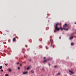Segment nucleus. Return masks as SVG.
Segmentation results:
<instances>
[{
  "instance_id": "f257e3e1",
  "label": "nucleus",
  "mask_w": 76,
  "mask_h": 76,
  "mask_svg": "<svg viewBox=\"0 0 76 76\" xmlns=\"http://www.w3.org/2000/svg\"><path fill=\"white\" fill-rule=\"evenodd\" d=\"M58 25H59V23H57L56 24V25H55V31H54V32H56V31H59L60 29L61 28V27L59 28H58V27H57V26Z\"/></svg>"
},
{
  "instance_id": "f03ea898",
  "label": "nucleus",
  "mask_w": 76,
  "mask_h": 76,
  "mask_svg": "<svg viewBox=\"0 0 76 76\" xmlns=\"http://www.w3.org/2000/svg\"><path fill=\"white\" fill-rule=\"evenodd\" d=\"M68 25H67V24H65L63 26L64 28H66V27H67Z\"/></svg>"
},
{
  "instance_id": "7ed1b4c3",
  "label": "nucleus",
  "mask_w": 76,
  "mask_h": 76,
  "mask_svg": "<svg viewBox=\"0 0 76 76\" xmlns=\"http://www.w3.org/2000/svg\"><path fill=\"white\" fill-rule=\"evenodd\" d=\"M69 72H70V73L72 74H74V73H75V72H73L72 71H71V70H69Z\"/></svg>"
},
{
  "instance_id": "20e7f679",
  "label": "nucleus",
  "mask_w": 76,
  "mask_h": 76,
  "mask_svg": "<svg viewBox=\"0 0 76 76\" xmlns=\"http://www.w3.org/2000/svg\"><path fill=\"white\" fill-rule=\"evenodd\" d=\"M28 73V71L24 72H23V74H24V75H25L26 74H27Z\"/></svg>"
},
{
  "instance_id": "39448f33",
  "label": "nucleus",
  "mask_w": 76,
  "mask_h": 76,
  "mask_svg": "<svg viewBox=\"0 0 76 76\" xmlns=\"http://www.w3.org/2000/svg\"><path fill=\"white\" fill-rule=\"evenodd\" d=\"M73 38V36H72L71 37L69 38V39H72Z\"/></svg>"
},
{
  "instance_id": "423d86ee",
  "label": "nucleus",
  "mask_w": 76,
  "mask_h": 76,
  "mask_svg": "<svg viewBox=\"0 0 76 76\" xmlns=\"http://www.w3.org/2000/svg\"><path fill=\"white\" fill-rule=\"evenodd\" d=\"M31 69V66H29V67H28L27 68V70H29V69Z\"/></svg>"
},
{
  "instance_id": "0eeeda50",
  "label": "nucleus",
  "mask_w": 76,
  "mask_h": 76,
  "mask_svg": "<svg viewBox=\"0 0 76 76\" xmlns=\"http://www.w3.org/2000/svg\"><path fill=\"white\" fill-rule=\"evenodd\" d=\"M31 72L32 73H34V72L32 70L31 71Z\"/></svg>"
},
{
  "instance_id": "6e6552de",
  "label": "nucleus",
  "mask_w": 76,
  "mask_h": 76,
  "mask_svg": "<svg viewBox=\"0 0 76 76\" xmlns=\"http://www.w3.org/2000/svg\"><path fill=\"white\" fill-rule=\"evenodd\" d=\"M64 30H66V31H68V30H69V29L68 28L65 29V28H64Z\"/></svg>"
},
{
  "instance_id": "1a4fd4ad",
  "label": "nucleus",
  "mask_w": 76,
  "mask_h": 76,
  "mask_svg": "<svg viewBox=\"0 0 76 76\" xmlns=\"http://www.w3.org/2000/svg\"><path fill=\"white\" fill-rule=\"evenodd\" d=\"M15 40H16V38H14L13 39V41H15Z\"/></svg>"
},
{
  "instance_id": "9d476101",
  "label": "nucleus",
  "mask_w": 76,
  "mask_h": 76,
  "mask_svg": "<svg viewBox=\"0 0 76 76\" xmlns=\"http://www.w3.org/2000/svg\"><path fill=\"white\" fill-rule=\"evenodd\" d=\"M60 29H61V30H63V29H64V28H61Z\"/></svg>"
},
{
  "instance_id": "9b49d317",
  "label": "nucleus",
  "mask_w": 76,
  "mask_h": 76,
  "mask_svg": "<svg viewBox=\"0 0 76 76\" xmlns=\"http://www.w3.org/2000/svg\"><path fill=\"white\" fill-rule=\"evenodd\" d=\"M2 69V66H0V69Z\"/></svg>"
},
{
  "instance_id": "f8f14e48",
  "label": "nucleus",
  "mask_w": 76,
  "mask_h": 76,
  "mask_svg": "<svg viewBox=\"0 0 76 76\" xmlns=\"http://www.w3.org/2000/svg\"><path fill=\"white\" fill-rule=\"evenodd\" d=\"M5 76H9V75L7 74H6L5 75Z\"/></svg>"
},
{
  "instance_id": "ddd939ff",
  "label": "nucleus",
  "mask_w": 76,
  "mask_h": 76,
  "mask_svg": "<svg viewBox=\"0 0 76 76\" xmlns=\"http://www.w3.org/2000/svg\"><path fill=\"white\" fill-rule=\"evenodd\" d=\"M18 70H20V67H18Z\"/></svg>"
},
{
  "instance_id": "4468645a",
  "label": "nucleus",
  "mask_w": 76,
  "mask_h": 76,
  "mask_svg": "<svg viewBox=\"0 0 76 76\" xmlns=\"http://www.w3.org/2000/svg\"><path fill=\"white\" fill-rule=\"evenodd\" d=\"M74 45V44L73 43L71 44V45Z\"/></svg>"
},
{
  "instance_id": "2eb2a0df",
  "label": "nucleus",
  "mask_w": 76,
  "mask_h": 76,
  "mask_svg": "<svg viewBox=\"0 0 76 76\" xmlns=\"http://www.w3.org/2000/svg\"><path fill=\"white\" fill-rule=\"evenodd\" d=\"M60 73L59 72L57 74V75H60Z\"/></svg>"
},
{
  "instance_id": "dca6fc26",
  "label": "nucleus",
  "mask_w": 76,
  "mask_h": 76,
  "mask_svg": "<svg viewBox=\"0 0 76 76\" xmlns=\"http://www.w3.org/2000/svg\"><path fill=\"white\" fill-rule=\"evenodd\" d=\"M46 61H47V60H45L44 61V62H46Z\"/></svg>"
},
{
  "instance_id": "f3484780",
  "label": "nucleus",
  "mask_w": 76,
  "mask_h": 76,
  "mask_svg": "<svg viewBox=\"0 0 76 76\" xmlns=\"http://www.w3.org/2000/svg\"><path fill=\"white\" fill-rule=\"evenodd\" d=\"M17 64H19V62H18L17 63Z\"/></svg>"
},
{
  "instance_id": "a211bd4d",
  "label": "nucleus",
  "mask_w": 76,
  "mask_h": 76,
  "mask_svg": "<svg viewBox=\"0 0 76 76\" xmlns=\"http://www.w3.org/2000/svg\"><path fill=\"white\" fill-rule=\"evenodd\" d=\"M20 66H22V64H20Z\"/></svg>"
},
{
  "instance_id": "6ab92c4d",
  "label": "nucleus",
  "mask_w": 76,
  "mask_h": 76,
  "mask_svg": "<svg viewBox=\"0 0 76 76\" xmlns=\"http://www.w3.org/2000/svg\"><path fill=\"white\" fill-rule=\"evenodd\" d=\"M8 64H5V66H7Z\"/></svg>"
},
{
  "instance_id": "aec40b11",
  "label": "nucleus",
  "mask_w": 76,
  "mask_h": 76,
  "mask_svg": "<svg viewBox=\"0 0 76 76\" xmlns=\"http://www.w3.org/2000/svg\"><path fill=\"white\" fill-rule=\"evenodd\" d=\"M10 72H12V69H10Z\"/></svg>"
},
{
  "instance_id": "412c9836",
  "label": "nucleus",
  "mask_w": 76,
  "mask_h": 76,
  "mask_svg": "<svg viewBox=\"0 0 76 76\" xmlns=\"http://www.w3.org/2000/svg\"><path fill=\"white\" fill-rule=\"evenodd\" d=\"M1 72H3V70L2 69H1Z\"/></svg>"
},
{
  "instance_id": "4be33fe9",
  "label": "nucleus",
  "mask_w": 76,
  "mask_h": 76,
  "mask_svg": "<svg viewBox=\"0 0 76 76\" xmlns=\"http://www.w3.org/2000/svg\"><path fill=\"white\" fill-rule=\"evenodd\" d=\"M44 59H45L46 58H45V57H44Z\"/></svg>"
},
{
  "instance_id": "5701e85b",
  "label": "nucleus",
  "mask_w": 76,
  "mask_h": 76,
  "mask_svg": "<svg viewBox=\"0 0 76 76\" xmlns=\"http://www.w3.org/2000/svg\"><path fill=\"white\" fill-rule=\"evenodd\" d=\"M55 67L56 68V67H57V66H55Z\"/></svg>"
},
{
  "instance_id": "b1692460",
  "label": "nucleus",
  "mask_w": 76,
  "mask_h": 76,
  "mask_svg": "<svg viewBox=\"0 0 76 76\" xmlns=\"http://www.w3.org/2000/svg\"><path fill=\"white\" fill-rule=\"evenodd\" d=\"M8 70H9V71H10V69H9Z\"/></svg>"
},
{
  "instance_id": "393cba45",
  "label": "nucleus",
  "mask_w": 76,
  "mask_h": 76,
  "mask_svg": "<svg viewBox=\"0 0 76 76\" xmlns=\"http://www.w3.org/2000/svg\"><path fill=\"white\" fill-rule=\"evenodd\" d=\"M50 65H51V64H49V65L50 66Z\"/></svg>"
},
{
  "instance_id": "a878e982",
  "label": "nucleus",
  "mask_w": 76,
  "mask_h": 76,
  "mask_svg": "<svg viewBox=\"0 0 76 76\" xmlns=\"http://www.w3.org/2000/svg\"><path fill=\"white\" fill-rule=\"evenodd\" d=\"M61 37H59V38H60V39H61Z\"/></svg>"
},
{
  "instance_id": "bb28decb",
  "label": "nucleus",
  "mask_w": 76,
  "mask_h": 76,
  "mask_svg": "<svg viewBox=\"0 0 76 76\" xmlns=\"http://www.w3.org/2000/svg\"><path fill=\"white\" fill-rule=\"evenodd\" d=\"M69 75H71V73H69Z\"/></svg>"
},
{
  "instance_id": "cd10ccee",
  "label": "nucleus",
  "mask_w": 76,
  "mask_h": 76,
  "mask_svg": "<svg viewBox=\"0 0 76 76\" xmlns=\"http://www.w3.org/2000/svg\"><path fill=\"white\" fill-rule=\"evenodd\" d=\"M75 24H76V22L75 23Z\"/></svg>"
},
{
  "instance_id": "c85d7f7f",
  "label": "nucleus",
  "mask_w": 76,
  "mask_h": 76,
  "mask_svg": "<svg viewBox=\"0 0 76 76\" xmlns=\"http://www.w3.org/2000/svg\"><path fill=\"white\" fill-rule=\"evenodd\" d=\"M8 48L9 49V48Z\"/></svg>"
},
{
  "instance_id": "c756f323",
  "label": "nucleus",
  "mask_w": 76,
  "mask_h": 76,
  "mask_svg": "<svg viewBox=\"0 0 76 76\" xmlns=\"http://www.w3.org/2000/svg\"><path fill=\"white\" fill-rule=\"evenodd\" d=\"M26 47H27V46L26 45Z\"/></svg>"
},
{
  "instance_id": "7c9ffc66",
  "label": "nucleus",
  "mask_w": 76,
  "mask_h": 76,
  "mask_svg": "<svg viewBox=\"0 0 76 76\" xmlns=\"http://www.w3.org/2000/svg\"><path fill=\"white\" fill-rule=\"evenodd\" d=\"M51 46H52V45H51Z\"/></svg>"
},
{
  "instance_id": "2f4dec72",
  "label": "nucleus",
  "mask_w": 76,
  "mask_h": 76,
  "mask_svg": "<svg viewBox=\"0 0 76 76\" xmlns=\"http://www.w3.org/2000/svg\"><path fill=\"white\" fill-rule=\"evenodd\" d=\"M46 47V48H47V47Z\"/></svg>"
}]
</instances>
